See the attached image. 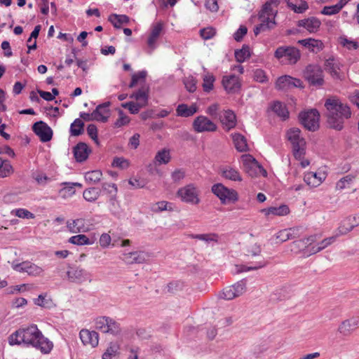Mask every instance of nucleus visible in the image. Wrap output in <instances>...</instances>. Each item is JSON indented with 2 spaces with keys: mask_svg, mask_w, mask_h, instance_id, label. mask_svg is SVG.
<instances>
[{
  "mask_svg": "<svg viewBox=\"0 0 359 359\" xmlns=\"http://www.w3.org/2000/svg\"><path fill=\"white\" fill-rule=\"evenodd\" d=\"M8 340L11 345L23 343L39 349L43 353H48L53 348V343L43 336L35 325L19 329L9 337Z\"/></svg>",
  "mask_w": 359,
  "mask_h": 359,
  "instance_id": "1",
  "label": "nucleus"
},
{
  "mask_svg": "<svg viewBox=\"0 0 359 359\" xmlns=\"http://www.w3.org/2000/svg\"><path fill=\"white\" fill-rule=\"evenodd\" d=\"M324 106L326 109L325 117L327 127L337 131L342 130L345 121L352 115L350 107L336 96L327 98Z\"/></svg>",
  "mask_w": 359,
  "mask_h": 359,
  "instance_id": "2",
  "label": "nucleus"
},
{
  "mask_svg": "<svg viewBox=\"0 0 359 359\" xmlns=\"http://www.w3.org/2000/svg\"><path fill=\"white\" fill-rule=\"evenodd\" d=\"M262 249L259 244L255 243L247 247L245 256L247 258H256V261L248 262L247 264L236 265V273L258 270L266 266L267 262L261 255Z\"/></svg>",
  "mask_w": 359,
  "mask_h": 359,
  "instance_id": "3",
  "label": "nucleus"
},
{
  "mask_svg": "<svg viewBox=\"0 0 359 359\" xmlns=\"http://www.w3.org/2000/svg\"><path fill=\"white\" fill-rule=\"evenodd\" d=\"M301 130L293 128L288 130L287 138L292 145L293 155L296 159H301L305 154L306 142L300 137Z\"/></svg>",
  "mask_w": 359,
  "mask_h": 359,
  "instance_id": "4",
  "label": "nucleus"
},
{
  "mask_svg": "<svg viewBox=\"0 0 359 359\" xmlns=\"http://www.w3.org/2000/svg\"><path fill=\"white\" fill-rule=\"evenodd\" d=\"M304 78L315 87H320L325 82L323 69L317 65H307L304 71Z\"/></svg>",
  "mask_w": 359,
  "mask_h": 359,
  "instance_id": "5",
  "label": "nucleus"
},
{
  "mask_svg": "<svg viewBox=\"0 0 359 359\" xmlns=\"http://www.w3.org/2000/svg\"><path fill=\"white\" fill-rule=\"evenodd\" d=\"M320 114L317 109L302 112L299 114L301 123L309 130L315 131L319 128Z\"/></svg>",
  "mask_w": 359,
  "mask_h": 359,
  "instance_id": "6",
  "label": "nucleus"
},
{
  "mask_svg": "<svg viewBox=\"0 0 359 359\" xmlns=\"http://www.w3.org/2000/svg\"><path fill=\"white\" fill-rule=\"evenodd\" d=\"M274 56L281 60L285 58L290 64H295L300 58V51L292 46H280L275 51Z\"/></svg>",
  "mask_w": 359,
  "mask_h": 359,
  "instance_id": "7",
  "label": "nucleus"
},
{
  "mask_svg": "<svg viewBox=\"0 0 359 359\" xmlns=\"http://www.w3.org/2000/svg\"><path fill=\"white\" fill-rule=\"evenodd\" d=\"M212 191L220 199L223 204L238 200L237 192L233 189H228L222 184H214L212 187Z\"/></svg>",
  "mask_w": 359,
  "mask_h": 359,
  "instance_id": "8",
  "label": "nucleus"
},
{
  "mask_svg": "<svg viewBox=\"0 0 359 359\" xmlns=\"http://www.w3.org/2000/svg\"><path fill=\"white\" fill-rule=\"evenodd\" d=\"M13 269L20 273H27L31 276H41L43 273L42 267L29 261H25L19 264H12Z\"/></svg>",
  "mask_w": 359,
  "mask_h": 359,
  "instance_id": "9",
  "label": "nucleus"
},
{
  "mask_svg": "<svg viewBox=\"0 0 359 359\" xmlns=\"http://www.w3.org/2000/svg\"><path fill=\"white\" fill-rule=\"evenodd\" d=\"M177 195L185 203L196 205L200 202L198 191L191 184L180 188L177 191Z\"/></svg>",
  "mask_w": 359,
  "mask_h": 359,
  "instance_id": "10",
  "label": "nucleus"
},
{
  "mask_svg": "<svg viewBox=\"0 0 359 359\" xmlns=\"http://www.w3.org/2000/svg\"><path fill=\"white\" fill-rule=\"evenodd\" d=\"M193 128L197 133L214 132L217 127L211 120L205 116H198L193 121Z\"/></svg>",
  "mask_w": 359,
  "mask_h": 359,
  "instance_id": "11",
  "label": "nucleus"
},
{
  "mask_svg": "<svg viewBox=\"0 0 359 359\" xmlns=\"http://www.w3.org/2000/svg\"><path fill=\"white\" fill-rule=\"evenodd\" d=\"M149 255L143 251L123 252L120 259L126 264H143L147 261Z\"/></svg>",
  "mask_w": 359,
  "mask_h": 359,
  "instance_id": "12",
  "label": "nucleus"
},
{
  "mask_svg": "<svg viewBox=\"0 0 359 359\" xmlns=\"http://www.w3.org/2000/svg\"><path fill=\"white\" fill-rule=\"evenodd\" d=\"M32 130L43 142H48L52 139L53 131L51 128L42 121L34 123Z\"/></svg>",
  "mask_w": 359,
  "mask_h": 359,
  "instance_id": "13",
  "label": "nucleus"
},
{
  "mask_svg": "<svg viewBox=\"0 0 359 359\" xmlns=\"http://www.w3.org/2000/svg\"><path fill=\"white\" fill-rule=\"evenodd\" d=\"M242 158L245 172L251 177L258 175L260 165L256 159L251 155H243Z\"/></svg>",
  "mask_w": 359,
  "mask_h": 359,
  "instance_id": "14",
  "label": "nucleus"
},
{
  "mask_svg": "<svg viewBox=\"0 0 359 359\" xmlns=\"http://www.w3.org/2000/svg\"><path fill=\"white\" fill-rule=\"evenodd\" d=\"M299 27H303L310 34L316 33L321 25L320 20L316 17H309L299 20L297 22Z\"/></svg>",
  "mask_w": 359,
  "mask_h": 359,
  "instance_id": "15",
  "label": "nucleus"
},
{
  "mask_svg": "<svg viewBox=\"0 0 359 359\" xmlns=\"http://www.w3.org/2000/svg\"><path fill=\"white\" fill-rule=\"evenodd\" d=\"M297 43L313 53H318L324 48V44L321 40L313 38L300 39Z\"/></svg>",
  "mask_w": 359,
  "mask_h": 359,
  "instance_id": "16",
  "label": "nucleus"
},
{
  "mask_svg": "<svg viewBox=\"0 0 359 359\" xmlns=\"http://www.w3.org/2000/svg\"><path fill=\"white\" fill-rule=\"evenodd\" d=\"M109 102H107L97 106L96 109L93 111V116L95 121L105 123L109 117Z\"/></svg>",
  "mask_w": 359,
  "mask_h": 359,
  "instance_id": "17",
  "label": "nucleus"
},
{
  "mask_svg": "<svg viewBox=\"0 0 359 359\" xmlns=\"http://www.w3.org/2000/svg\"><path fill=\"white\" fill-rule=\"evenodd\" d=\"M80 339L84 345H90L95 347L98 344L99 336L95 331H89L88 330H82L80 333Z\"/></svg>",
  "mask_w": 359,
  "mask_h": 359,
  "instance_id": "18",
  "label": "nucleus"
},
{
  "mask_svg": "<svg viewBox=\"0 0 359 359\" xmlns=\"http://www.w3.org/2000/svg\"><path fill=\"white\" fill-rule=\"evenodd\" d=\"M359 325L358 318H351L344 320L339 326L338 331L344 336L350 335Z\"/></svg>",
  "mask_w": 359,
  "mask_h": 359,
  "instance_id": "19",
  "label": "nucleus"
},
{
  "mask_svg": "<svg viewBox=\"0 0 359 359\" xmlns=\"http://www.w3.org/2000/svg\"><path fill=\"white\" fill-rule=\"evenodd\" d=\"M222 85L229 93H236L241 88L239 79L235 75L224 76L222 79Z\"/></svg>",
  "mask_w": 359,
  "mask_h": 359,
  "instance_id": "20",
  "label": "nucleus"
},
{
  "mask_svg": "<svg viewBox=\"0 0 359 359\" xmlns=\"http://www.w3.org/2000/svg\"><path fill=\"white\" fill-rule=\"evenodd\" d=\"M73 151L76 161L83 162L88 158L91 151L86 143L79 142L74 147Z\"/></svg>",
  "mask_w": 359,
  "mask_h": 359,
  "instance_id": "21",
  "label": "nucleus"
},
{
  "mask_svg": "<svg viewBox=\"0 0 359 359\" xmlns=\"http://www.w3.org/2000/svg\"><path fill=\"white\" fill-rule=\"evenodd\" d=\"M149 88L147 86H142L137 92L130 95L132 99H135L140 104L145 107L148 103Z\"/></svg>",
  "mask_w": 359,
  "mask_h": 359,
  "instance_id": "22",
  "label": "nucleus"
},
{
  "mask_svg": "<svg viewBox=\"0 0 359 359\" xmlns=\"http://www.w3.org/2000/svg\"><path fill=\"white\" fill-rule=\"evenodd\" d=\"M219 118L221 123L227 130H229L236 126V117L231 110L225 111L224 114L220 116Z\"/></svg>",
  "mask_w": 359,
  "mask_h": 359,
  "instance_id": "23",
  "label": "nucleus"
},
{
  "mask_svg": "<svg viewBox=\"0 0 359 359\" xmlns=\"http://www.w3.org/2000/svg\"><path fill=\"white\" fill-rule=\"evenodd\" d=\"M163 29V23L161 22L155 24L151 29V34L147 40L149 47L152 50L155 48V43L159 37Z\"/></svg>",
  "mask_w": 359,
  "mask_h": 359,
  "instance_id": "24",
  "label": "nucleus"
},
{
  "mask_svg": "<svg viewBox=\"0 0 359 359\" xmlns=\"http://www.w3.org/2000/svg\"><path fill=\"white\" fill-rule=\"evenodd\" d=\"M69 280L72 282L82 283L86 279L87 272L81 268L72 269L67 273Z\"/></svg>",
  "mask_w": 359,
  "mask_h": 359,
  "instance_id": "25",
  "label": "nucleus"
},
{
  "mask_svg": "<svg viewBox=\"0 0 359 359\" xmlns=\"http://www.w3.org/2000/svg\"><path fill=\"white\" fill-rule=\"evenodd\" d=\"M198 111V107L195 104L188 106L186 104H180L176 109L177 116L181 117H189Z\"/></svg>",
  "mask_w": 359,
  "mask_h": 359,
  "instance_id": "26",
  "label": "nucleus"
},
{
  "mask_svg": "<svg viewBox=\"0 0 359 359\" xmlns=\"http://www.w3.org/2000/svg\"><path fill=\"white\" fill-rule=\"evenodd\" d=\"M325 178L324 174L321 176L318 175L316 172H309L304 175V180L308 185L316 187L322 183Z\"/></svg>",
  "mask_w": 359,
  "mask_h": 359,
  "instance_id": "27",
  "label": "nucleus"
},
{
  "mask_svg": "<svg viewBox=\"0 0 359 359\" xmlns=\"http://www.w3.org/2000/svg\"><path fill=\"white\" fill-rule=\"evenodd\" d=\"M67 227L69 231L73 233L86 231L85 221L83 219H76L72 221H67Z\"/></svg>",
  "mask_w": 359,
  "mask_h": 359,
  "instance_id": "28",
  "label": "nucleus"
},
{
  "mask_svg": "<svg viewBox=\"0 0 359 359\" xmlns=\"http://www.w3.org/2000/svg\"><path fill=\"white\" fill-rule=\"evenodd\" d=\"M122 332L121 325L115 319L109 317L107 328L104 334H109L113 336L120 335Z\"/></svg>",
  "mask_w": 359,
  "mask_h": 359,
  "instance_id": "29",
  "label": "nucleus"
},
{
  "mask_svg": "<svg viewBox=\"0 0 359 359\" xmlns=\"http://www.w3.org/2000/svg\"><path fill=\"white\" fill-rule=\"evenodd\" d=\"M357 224H354L352 222L351 217H347L343 221H341L339 226L337 229V236L345 235L348 232L351 231Z\"/></svg>",
  "mask_w": 359,
  "mask_h": 359,
  "instance_id": "30",
  "label": "nucleus"
},
{
  "mask_svg": "<svg viewBox=\"0 0 359 359\" xmlns=\"http://www.w3.org/2000/svg\"><path fill=\"white\" fill-rule=\"evenodd\" d=\"M271 110L278 116L285 120L289 117V111L285 105L280 102L276 101L271 107Z\"/></svg>",
  "mask_w": 359,
  "mask_h": 359,
  "instance_id": "31",
  "label": "nucleus"
},
{
  "mask_svg": "<svg viewBox=\"0 0 359 359\" xmlns=\"http://www.w3.org/2000/svg\"><path fill=\"white\" fill-rule=\"evenodd\" d=\"M233 140L235 147L238 151L244 152L248 151L247 140L243 135L239 133H235L233 135Z\"/></svg>",
  "mask_w": 359,
  "mask_h": 359,
  "instance_id": "32",
  "label": "nucleus"
},
{
  "mask_svg": "<svg viewBox=\"0 0 359 359\" xmlns=\"http://www.w3.org/2000/svg\"><path fill=\"white\" fill-rule=\"evenodd\" d=\"M108 20L114 25L115 28H121V25L128 24L129 18L126 15L111 14L109 16Z\"/></svg>",
  "mask_w": 359,
  "mask_h": 359,
  "instance_id": "33",
  "label": "nucleus"
},
{
  "mask_svg": "<svg viewBox=\"0 0 359 359\" xmlns=\"http://www.w3.org/2000/svg\"><path fill=\"white\" fill-rule=\"evenodd\" d=\"M289 208L285 205L279 207H270L268 209H263L262 212H265L266 215H274L278 216L286 215L289 213Z\"/></svg>",
  "mask_w": 359,
  "mask_h": 359,
  "instance_id": "34",
  "label": "nucleus"
},
{
  "mask_svg": "<svg viewBox=\"0 0 359 359\" xmlns=\"http://www.w3.org/2000/svg\"><path fill=\"white\" fill-rule=\"evenodd\" d=\"M222 175L233 181H241L242 178L239 172L232 168H224L221 169Z\"/></svg>",
  "mask_w": 359,
  "mask_h": 359,
  "instance_id": "35",
  "label": "nucleus"
},
{
  "mask_svg": "<svg viewBox=\"0 0 359 359\" xmlns=\"http://www.w3.org/2000/svg\"><path fill=\"white\" fill-rule=\"evenodd\" d=\"M101 190L97 187L86 189L83 193V198L89 202L95 201L100 196Z\"/></svg>",
  "mask_w": 359,
  "mask_h": 359,
  "instance_id": "36",
  "label": "nucleus"
},
{
  "mask_svg": "<svg viewBox=\"0 0 359 359\" xmlns=\"http://www.w3.org/2000/svg\"><path fill=\"white\" fill-rule=\"evenodd\" d=\"M84 123L80 119L76 118L71 124L70 133L73 136H79L84 131Z\"/></svg>",
  "mask_w": 359,
  "mask_h": 359,
  "instance_id": "37",
  "label": "nucleus"
},
{
  "mask_svg": "<svg viewBox=\"0 0 359 359\" xmlns=\"http://www.w3.org/2000/svg\"><path fill=\"white\" fill-rule=\"evenodd\" d=\"M275 11L271 6V2H266L261 11L259 13V19L271 20V18L274 15Z\"/></svg>",
  "mask_w": 359,
  "mask_h": 359,
  "instance_id": "38",
  "label": "nucleus"
},
{
  "mask_svg": "<svg viewBox=\"0 0 359 359\" xmlns=\"http://www.w3.org/2000/svg\"><path fill=\"white\" fill-rule=\"evenodd\" d=\"M250 57V48L248 46H243L241 49L235 51V57L237 62L241 63Z\"/></svg>",
  "mask_w": 359,
  "mask_h": 359,
  "instance_id": "39",
  "label": "nucleus"
},
{
  "mask_svg": "<svg viewBox=\"0 0 359 359\" xmlns=\"http://www.w3.org/2000/svg\"><path fill=\"white\" fill-rule=\"evenodd\" d=\"M189 236L192 238L198 239L208 243L212 241L216 243L218 241V235L216 233L191 234Z\"/></svg>",
  "mask_w": 359,
  "mask_h": 359,
  "instance_id": "40",
  "label": "nucleus"
},
{
  "mask_svg": "<svg viewBox=\"0 0 359 359\" xmlns=\"http://www.w3.org/2000/svg\"><path fill=\"white\" fill-rule=\"evenodd\" d=\"M293 81V77L290 76H283L278 79L276 81V87L278 89H284L286 88L292 87V82Z\"/></svg>",
  "mask_w": 359,
  "mask_h": 359,
  "instance_id": "41",
  "label": "nucleus"
},
{
  "mask_svg": "<svg viewBox=\"0 0 359 359\" xmlns=\"http://www.w3.org/2000/svg\"><path fill=\"white\" fill-rule=\"evenodd\" d=\"M69 242L77 245H90L91 243L90 239L84 234L72 236L69 239Z\"/></svg>",
  "mask_w": 359,
  "mask_h": 359,
  "instance_id": "42",
  "label": "nucleus"
},
{
  "mask_svg": "<svg viewBox=\"0 0 359 359\" xmlns=\"http://www.w3.org/2000/svg\"><path fill=\"white\" fill-rule=\"evenodd\" d=\"M12 171V166L8 160L0 157V177H5Z\"/></svg>",
  "mask_w": 359,
  "mask_h": 359,
  "instance_id": "43",
  "label": "nucleus"
},
{
  "mask_svg": "<svg viewBox=\"0 0 359 359\" xmlns=\"http://www.w3.org/2000/svg\"><path fill=\"white\" fill-rule=\"evenodd\" d=\"M102 175L100 170H93L85 174V180L91 183H97L100 180Z\"/></svg>",
  "mask_w": 359,
  "mask_h": 359,
  "instance_id": "44",
  "label": "nucleus"
},
{
  "mask_svg": "<svg viewBox=\"0 0 359 359\" xmlns=\"http://www.w3.org/2000/svg\"><path fill=\"white\" fill-rule=\"evenodd\" d=\"M170 152L168 150H166L165 149L158 151L155 156V160L159 164H166L170 161Z\"/></svg>",
  "mask_w": 359,
  "mask_h": 359,
  "instance_id": "45",
  "label": "nucleus"
},
{
  "mask_svg": "<svg viewBox=\"0 0 359 359\" xmlns=\"http://www.w3.org/2000/svg\"><path fill=\"white\" fill-rule=\"evenodd\" d=\"M318 239L317 235H312L302 240L296 241L292 243V247H306L316 242Z\"/></svg>",
  "mask_w": 359,
  "mask_h": 359,
  "instance_id": "46",
  "label": "nucleus"
},
{
  "mask_svg": "<svg viewBox=\"0 0 359 359\" xmlns=\"http://www.w3.org/2000/svg\"><path fill=\"white\" fill-rule=\"evenodd\" d=\"M184 287V284L183 282L180 280H173L167 285V290L168 292L175 294L182 290Z\"/></svg>",
  "mask_w": 359,
  "mask_h": 359,
  "instance_id": "47",
  "label": "nucleus"
},
{
  "mask_svg": "<svg viewBox=\"0 0 359 359\" xmlns=\"http://www.w3.org/2000/svg\"><path fill=\"white\" fill-rule=\"evenodd\" d=\"M215 80V76L210 74H207L203 76V87L205 92L208 93L213 88Z\"/></svg>",
  "mask_w": 359,
  "mask_h": 359,
  "instance_id": "48",
  "label": "nucleus"
},
{
  "mask_svg": "<svg viewBox=\"0 0 359 359\" xmlns=\"http://www.w3.org/2000/svg\"><path fill=\"white\" fill-rule=\"evenodd\" d=\"M62 184L65 185V187L61 189L59 193L63 198L71 197L75 194V190L70 184V182H64Z\"/></svg>",
  "mask_w": 359,
  "mask_h": 359,
  "instance_id": "49",
  "label": "nucleus"
},
{
  "mask_svg": "<svg viewBox=\"0 0 359 359\" xmlns=\"http://www.w3.org/2000/svg\"><path fill=\"white\" fill-rule=\"evenodd\" d=\"M218 297L219 299H225V300H231L236 298V294L233 292L231 286L226 287L222 292L218 294Z\"/></svg>",
  "mask_w": 359,
  "mask_h": 359,
  "instance_id": "50",
  "label": "nucleus"
},
{
  "mask_svg": "<svg viewBox=\"0 0 359 359\" xmlns=\"http://www.w3.org/2000/svg\"><path fill=\"white\" fill-rule=\"evenodd\" d=\"M231 286L236 297L242 295L246 290V283L244 280H240Z\"/></svg>",
  "mask_w": 359,
  "mask_h": 359,
  "instance_id": "51",
  "label": "nucleus"
},
{
  "mask_svg": "<svg viewBox=\"0 0 359 359\" xmlns=\"http://www.w3.org/2000/svg\"><path fill=\"white\" fill-rule=\"evenodd\" d=\"M294 229H283L280 231L276 236V238L278 239L280 242H285L290 238H292L294 236H292V233L294 232Z\"/></svg>",
  "mask_w": 359,
  "mask_h": 359,
  "instance_id": "52",
  "label": "nucleus"
},
{
  "mask_svg": "<svg viewBox=\"0 0 359 359\" xmlns=\"http://www.w3.org/2000/svg\"><path fill=\"white\" fill-rule=\"evenodd\" d=\"M287 6L297 13H303L309 8V6L306 1L303 0H301L300 4L299 6H297L291 2H288Z\"/></svg>",
  "mask_w": 359,
  "mask_h": 359,
  "instance_id": "53",
  "label": "nucleus"
},
{
  "mask_svg": "<svg viewBox=\"0 0 359 359\" xmlns=\"http://www.w3.org/2000/svg\"><path fill=\"white\" fill-rule=\"evenodd\" d=\"M108 319V316H100L97 318L95 320V328L102 333H105Z\"/></svg>",
  "mask_w": 359,
  "mask_h": 359,
  "instance_id": "54",
  "label": "nucleus"
},
{
  "mask_svg": "<svg viewBox=\"0 0 359 359\" xmlns=\"http://www.w3.org/2000/svg\"><path fill=\"white\" fill-rule=\"evenodd\" d=\"M102 190L108 194L110 196L115 197L116 196L118 189L115 184L113 183H103L102 186Z\"/></svg>",
  "mask_w": 359,
  "mask_h": 359,
  "instance_id": "55",
  "label": "nucleus"
},
{
  "mask_svg": "<svg viewBox=\"0 0 359 359\" xmlns=\"http://www.w3.org/2000/svg\"><path fill=\"white\" fill-rule=\"evenodd\" d=\"M119 118L114 123V127L120 128L123 126L128 124L130 121L128 116L124 114L123 111L121 109L118 110Z\"/></svg>",
  "mask_w": 359,
  "mask_h": 359,
  "instance_id": "56",
  "label": "nucleus"
},
{
  "mask_svg": "<svg viewBox=\"0 0 359 359\" xmlns=\"http://www.w3.org/2000/svg\"><path fill=\"white\" fill-rule=\"evenodd\" d=\"M261 23L258 25V27H260L262 32H265L269 30L274 27L276 22L274 20H266V19H259Z\"/></svg>",
  "mask_w": 359,
  "mask_h": 359,
  "instance_id": "57",
  "label": "nucleus"
},
{
  "mask_svg": "<svg viewBox=\"0 0 359 359\" xmlns=\"http://www.w3.org/2000/svg\"><path fill=\"white\" fill-rule=\"evenodd\" d=\"M325 69L328 71L332 76H337L338 72L337 71V66L334 62L333 58H329L325 62Z\"/></svg>",
  "mask_w": 359,
  "mask_h": 359,
  "instance_id": "58",
  "label": "nucleus"
},
{
  "mask_svg": "<svg viewBox=\"0 0 359 359\" xmlns=\"http://www.w3.org/2000/svg\"><path fill=\"white\" fill-rule=\"evenodd\" d=\"M184 84L186 89L190 93H194L196 89V81L192 76L186 78L184 80Z\"/></svg>",
  "mask_w": 359,
  "mask_h": 359,
  "instance_id": "59",
  "label": "nucleus"
},
{
  "mask_svg": "<svg viewBox=\"0 0 359 359\" xmlns=\"http://www.w3.org/2000/svg\"><path fill=\"white\" fill-rule=\"evenodd\" d=\"M200 34L203 39L208 40L212 38L215 35L216 32L212 27H207L201 29Z\"/></svg>",
  "mask_w": 359,
  "mask_h": 359,
  "instance_id": "60",
  "label": "nucleus"
},
{
  "mask_svg": "<svg viewBox=\"0 0 359 359\" xmlns=\"http://www.w3.org/2000/svg\"><path fill=\"white\" fill-rule=\"evenodd\" d=\"M340 43L346 47L348 49H354L356 50L358 48L359 46L356 41L348 40L345 37L340 38Z\"/></svg>",
  "mask_w": 359,
  "mask_h": 359,
  "instance_id": "61",
  "label": "nucleus"
},
{
  "mask_svg": "<svg viewBox=\"0 0 359 359\" xmlns=\"http://www.w3.org/2000/svg\"><path fill=\"white\" fill-rule=\"evenodd\" d=\"M87 133L88 135L90 137L92 140L95 141V142L98 144V139H97V129L95 124H90L87 127Z\"/></svg>",
  "mask_w": 359,
  "mask_h": 359,
  "instance_id": "62",
  "label": "nucleus"
},
{
  "mask_svg": "<svg viewBox=\"0 0 359 359\" xmlns=\"http://www.w3.org/2000/svg\"><path fill=\"white\" fill-rule=\"evenodd\" d=\"M112 165L114 167L124 169L128 167L129 163L128 161L123 158L116 157L113 160Z\"/></svg>",
  "mask_w": 359,
  "mask_h": 359,
  "instance_id": "63",
  "label": "nucleus"
},
{
  "mask_svg": "<svg viewBox=\"0 0 359 359\" xmlns=\"http://www.w3.org/2000/svg\"><path fill=\"white\" fill-rule=\"evenodd\" d=\"M340 6L335 5L330 6H325L321 13L326 15H332L338 13L340 10L339 9Z\"/></svg>",
  "mask_w": 359,
  "mask_h": 359,
  "instance_id": "64",
  "label": "nucleus"
}]
</instances>
